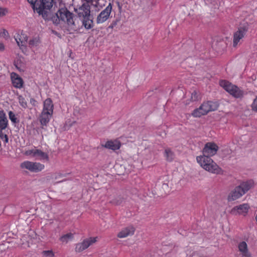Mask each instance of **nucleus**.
Instances as JSON below:
<instances>
[{"label": "nucleus", "instance_id": "10", "mask_svg": "<svg viewBox=\"0 0 257 257\" xmlns=\"http://www.w3.org/2000/svg\"><path fill=\"white\" fill-rule=\"evenodd\" d=\"M112 11V5L109 3L108 5L102 10L97 16L96 22L97 24H103L109 18Z\"/></svg>", "mask_w": 257, "mask_h": 257}, {"label": "nucleus", "instance_id": "16", "mask_svg": "<svg viewBox=\"0 0 257 257\" xmlns=\"http://www.w3.org/2000/svg\"><path fill=\"white\" fill-rule=\"evenodd\" d=\"M75 12L78 17L80 18H84L86 17H89L90 11L89 9L84 5H82L78 9H75Z\"/></svg>", "mask_w": 257, "mask_h": 257}, {"label": "nucleus", "instance_id": "35", "mask_svg": "<svg viewBox=\"0 0 257 257\" xmlns=\"http://www.w3.org/2000/svg\"><path fill=\"white\" fill-rule=\"evenodd\" d=\"M30 103L34 106H35L37 104V101L33 98H31L30 100Z\"/></svg>", "mask_w": 257, "mask_h": 257}, {"label": "nucleus", "instance_id": "41", "mask_svg": "<svg viewBox=\"0 0 257 257\" xmlns=\"http://www.w3.org/2000/svg\"><path fill=\"white\" fill-rule=\"evenodd\" d=\"M97 2H95V4L94 5L95 6H97Z\"/></svg>", "mask_w": 257, "mask_h": 257}, {"label": "nucleus", "instance_id": "40", "mask_svg": "<svg viewBox=\"0 0 257 257\" xmlns=\"http://www.w3.org/2000/svg\"><path fill=\"white\" fill-rule=\"evenodd\" d=\"M85 1H86L87 2H89L90 1H91V0H85Z\"/></svg>", "mask_w": 257, "mask_h": 257}, {"label": "nucleus", "instance_id": "13", "mask_svg": "<svg viewBox=\"0 0 257 257\" xmlns=\"http://www.w3.org/2000/svg\"><path fill=\"white\" fill-rule=\"evenodd\" d=\"M247 29L245 27H241L234 34L233 46L236 47L238 44H240L243 41L247 32Z\"/></svg>", "mask_w": 257, "mask_h": 257}, {"label": "nucleus", "instance_id": "24", "mask_svg": "<svg viewBox=\"0 0 257 257\" xmlns=\"http://www.w3.org/2000/svg\"><path fill=\"white\" fill-rule=\"evenodd\" d=\"M165 156L167 160L170 162L173 161L175 158L174 153L168 148L166 149L165 151Z\"/></svg>", "mask_w": 257, "mask_h": 257}, {"label": "nucleus", "instance_id": "27", "mask_svg": "<svg viewBox=\"0 0 257 257\" xmlns=\"http://www.w3.org/2000/svg\"><path fill=\"white\" fill-rule=\"evenodd\" d=\"M40 43L39 39L35 38L30 40L29 44L30 47L31 48H34L37 47Z\"/></svg>", "mask_w": 257, "mask_h": 257}, {"label": "nucleus", "instance_id": "28", "mask_svg": "<svg viewBox=\"0 0 257 257\" xmlns=\"http://www.w3.org/2000/svg\"><path fill=\"white\" fill-rule=\"evenodd\" d=\"M43 257H54L55 253L52 250H43L42 252Z\"/></svg>", "mask_w": 257, "mask_h": 257}, {"label": "nucleus", "instance_id": "7", "mask_svg": "<svg viewBox=\"0 0 257 257\" xmlns=\"http://www.w3.org/2000/svg\"><path fill=\"white\" fill-rule=\"evenodd\" d=\"M54 0H40V4L37 9V13L46 19L48 17V11L52 8Z\"/></svg>", "mask_w": 257, "mask_h": 257}, {"label": "nucleus", "instance_id": "11", "mask_svg": "<svg viewBox=\"0 0 257 257\" xmlns=\"http://www.w3.org/2000/svg\"><path fill=\"white\" fill-rule=\"evenodd\" d=\"M97 237H89L86 238L81 242L78 243L76 244L75 251L80 252L87 249L90 245L95 243L97 241Z\"/></svg>", "mask_w": 257, "mask_h": 257}, {"label": "nucleus", "instance_id": "6", "mask_svg": "<svg viewBox=\"0 0 257 257\" xmlns=\"http://www.w3.org/2000/svg\"><path fill=\"white\" fill-rule=\"evenodd\" d=\"M57 17L62 21L66 22L68 25V31L71 33L72 31L77 29L74 21L73 14L67 9H61L57 14Z\"/></svg>", "mask_w": 257, "mask_h": 257}, {"label": "nucleus", "instance_id": "19", "mask_svg": "<svg viewBox=\"0 0 257 257\" xmlns=\"http://www.w3.org/2000/svg\"><path fill=\"white\" fill-rule=\"evenodd\" d=\"M11 79L13 86L18 88H21L23 87V79L16 73H12Z\"/></svg>", "mask_w": 257, "mask_h": 257}, {"label": "nucleus", "instance_id": "12", "mask_svg": "<svg viewBox=\"0 0 257 257\" xmlns=\"http://www.w3.org/2000/svg\"><path fill=\"white\" fill-rule=\"evenodd\" d=\"M218 149V146L214 143H207L202 150V155L208 156L211 157L217 153Z\"/></svg>", "mask_w": 257, "mask_h": 257}, {"label": "nucleus", "instance_id": "25", "mask_svg": "<svg viewBox=\"0 0 257 257\" xmlns=\"http://www.w3.org/2000/svg\"><path fill=\"white\" fill-rule=\"evenodd\" d=\"M18 99L20 105L24 108H26L28 106L27 101L22 95H18Z\"/></svg>", "mask_w": 257, "mask_h": 257}, {"label": "nucleus", "instance_id": "14", "mask_svg": "<svg viewBox=\"0 0 257 257\" xmlns=\"http://www.w3.org/2000/svg\"><path fill=\"white\" fill-rule=\"evenodd\" d=\"M249 206L248 204L244 203L238 206L234 207L231 210L230 212L232 214L246 215L247 213Z\"/></svg>", "mask_w": 257, "mask_h": 257}, {"label": "nucleus", "instance_id": "23", "mask_svg": "<svg viewBox=\"0 0 257 257\" xmlns=\"http://www.w3.org/2000/svg\"><path fill=\"white\" fill-rule=\"evenodd\" d=\"M74 238V234L72 233H68L62 235L60 238V240L63 243H67L68 242L72 241Z\"/></svg>", "mask_w": 257, "mask_h": 257}, {"label": "nucleus", "instance_id": "17", "mask_svg": "<svg viewBox=\"0 0 257 257\" xmlns=\"http://www.w3.org/2000/svg\"><path fill=\"white\" fill-rule=\"evenodd\" d=\"M135 229L134 227L130 226L122 229L117 234L119 238H124L134 234Z\"/></svg>", "mask_w": 257, "mask_h": 257}, {"label": "nucleus", "instance_id": "4", "mask_svg": "<svg viewBox=\"0 0 257 257\" xmlns=\"http://www.w3.org/2000/svg\"><path fill=\"white\" fill-rule=\"evenodd\" d=\"M218 107L217 102L207 101L203 102L202 104L193 110L192 115L195 117H199L202 115L207 114L208 112L216 110Z\"/></svg>", "mask_w": 257, "mask_h": 257}, {"label": "nucleus", "instance_id": "42", "mask_svg": "<svg viewBox=\"0 0 257 257\" xmlns=\"http://www.w3.org/2000/svg\"><path fill=\"white\" fill-rule=\"evenodd\" d=\"M255 220H256V221L257 222V214H256V215L255 216Z\"/></svg>", "mask_w": 257, "mask_h": 257}, {"label": "nucleus", "instance_id": "15", "mask_svg": "<svg viewBox=\"0 0 257 257\" xmlns=\"http://www.w3.org/2000/svg\"><path fill=\"white\" fill-rule=\"evenodd\" d=\"M237 247L241 257H252L245 241H242L240 242Z\"/></svg>", "mask_w": 257, "mask_h": 257}, {"label": "nucleus", "instance_id": "34", "mask_svg": "<svg viewBox=\"0 0 257 257\" xmlns=\"http://www.w3.org/2000/svg\"><path fill=\"white\" fill-rule=\"evenodd\" d=\"M0 137H1V139H4V142L6 143H7L8 142V137L7 136V135H4L2 132H0Z\"/></svg>", "mask_w": 257, "mask_h": 257}, {"label": "nucleus", "instance_id": "5", "mask_svg": "<svg viewBox=\"0 0 257 257\" xmlns=\"http://www.w3.org/2000/svg\"><path fill=\"white\" fill-rule=\"evenodd\" d=\"M219 84L227 92L236 98H241L244 95L243 90L227 81L221 80Z\"/></svg>", "mask_w": 257, "mask_h": 257}, {"label": "nucleus", "instance_id": "18", "mask_svg": "<svg viewBox=\"0 0 257 257\" xmlns=\"http://www.w3.org/2000/svg\"><path fill=\"white\" fill-rule=\"evenodd\" d=\"M103 146L107 149L115 151L120 148L121 143L119 141L116 140L113 141H108Z\"/></svg>", "mask_w": 257, "mask_h": 257}, {"label": "nucleus", "instance_id": "37", "mask_svg": "<svg viewBox=\"0 0 257 257\" xmlns=\"http://www.w3.org/2000/svg\"><path fill=\"white\" fill-rule=\"evenodd\" d=\"M116 25V23H112L109 26V28H111V29H112L114 26Z\"/></svg>", "mask_w": 257, "mask_h": 257}, {"label": "nucleus", "instance_id": "33", "mask_svg": "<svg viewBox=\"0 0 257 257\" xmlns=\"http://www.w3.org/2000/svg\"><path fill=\"white\" fill-rule=\"evenodd\" d=\"M8 13V10L7 8L0 7V17L6 16Z\"/></svg>", "mask_w": 257, "mask_h": 257}, {"label": "nucleus", "instance_id": "22", "mask_svg": "<svg viewBox=\"0 0 257 257\" xmlns=\"http://www.w3.org/2000/svg\"><path fill=\"white\" fill-rule=\"evenodd\" d=\"M82 24L83 26L85 27V28L86 29H90L92 27L93 21L92 19L90 18V16L89 17H86L83 19Z\"/></svg>", "mask_w": 257, "mask_h": 257}, {"label": "nucleus", "instance_id": "36", "mask_svg": "<svg viewBox=\"0 0 257 257\" xmlns=\"http://www.w3.org/2000/svg\"><path fill=\"white\" fill-rule=\"evenodd\" d=\"M5 45L3 43H0V51H3L5 50Z\"/></svg>", "mask_w": 257, "mask_h": 257}, {"label": "nucleus", "instance_id": "21", "mask_svg": "<svg viewBox=\"0 0 257 257\" xmlns=\"http://www.w3.org/2000/svg\"><path fill=\"white\" fill-rule=\"evenodd\" d=\"M27 37L25 34L18 35L15 37V40L19 46H23L27 41Z\"/></svg>", "mask_w": 257, "mask_h": 257}, {"label": "nucleus", "instance_id": "29", "mask_svg": "<svg viewBox=\"0 0 257 257\" xmlns=\"http://www.w3.org/2000/svg\"><path fill=\"white\" fill-rule=\"evenodd\" d=\"M9 117L11 121L14 123L18 122L17 117L15 114L12 111L9 112Z\"/></svg>", "mask_w": 257, "mask_h": 257}, {"label": "nucleus", "instance_id": "8", "mask_svg": "<svg viewBox=\"0 0 257 257\" xmlns=\"http://www.w3.org/2000/svg\"><path fill=\"white\" fill-rule=\"evenodd\" d=\"M20 166L22 169L28 170L34 173L40 172L45 168V165L43 164L29 161H26L22 163Z\"/></svg>", "mask_w": 257, "mask_h": 257}, {"label": "nucleus", "instance_id": "1", "mask_svg": "<svg viewBox=\"0 0 257 257\" xmlns=\"http://www.w3.org/2000/svg\"><path fill=\"white\" fill-rule=\"evenodd\" d=\"M196 161L203 169L209 173L218 174L221 171V168L219 166L208 156H197Z\"/></svg>", "mask_w": 257, "mask_h": 257}, {"label": "nucleus", "instance_id": "26", "mask_svg": "<svg viewBox=\"0 0 257 257\" xmlns=\"http://www.w3.org/2000/svg\"><path fill=\"white\" fill-rule=\"evenodd\" d=\"M190 99L192 101L199 100L201 99V96L199 93L196 90H194L191 93Z\"/></svg>", "mask_w": 257, "mask_h": 257}, {"label": "nucleus", "instance_id": "31", "mask_svg": "<svg viewBox=\"0 0 257 257\" xmlns=\"http://www.w3.org/2000/svg\"><path fill=\"white\" fill-rule=\"evenodd\" d=\"M28 2L31 4L34 11L37 12V9L38 8L39 4H36L37 0H27Z\"/></svg>", "mask_w": 257, "mask_h": 257}, {"label": "nucleus", "instance_id": "32", "mask_svg": "<svg viewBox=\"0 0 257 257\" xmlns=\"http://www.w3.org/2000/svg\"><path fill=\"white\" fill-rule=\"evenodd\" d=\"M251 107L253 111L257 112V96L253 99V102L251 105Z\"/></svg>", "mask_w": 257, "mask_h": 257}, {"label": "nucleus", "instance_id": "39", "mask_svg": "<svg viewBox=\"0 0 257 257\" xmlns=\"http://www.w3.org/2000/svg\"><path fill=\"white\" fill-rule=\"evenodd\" d=\"M4 34L5 35H6V34H8V32L6 30H4Z\"/></svg>", "mask_w": 257, "mask_h": 257}, {"label": "nucleus", "instance_id": "2", "mask_svg": "<svg viewBox=\"0 0 257 257\" xmlns=\"http://www.w3.org/2000/svg\"><path fill=\"white\" fill-rule=\"evenodd\" d=\"M252 186L253 182L251 181L242 182L229 193L227 197L228 200L233 201L239 198L247 192Z\"/></svg>", "mask_w": 257, "mask_h": 257}, {"label": "nucleus", "instance_id": "9", "mask_svg": "<svg viewBox=\"0 0 257 257\" xmlns=\"http://www.w3.org/2000/svg\"><path fill=\"white\" fill-rule=\"evenodd\" d=\"M25 155L43 162H49V157L47 153L39 149H33L26 151Z\"/></svg>", "mask_w": 257, "mask_h": 257}, {"label": "nucleus", "instance_id": "20", "mask_svg": "<svg viewBox=\"0 0 257 257\" xmlns=\"http://www.w3.org/2000/svg\"><path fill=\"white\" fill-rule=\"evenodd\" d=\"M8 120L4 110L0 111V132H2L8 126Z\"/></svg>", "mask_w": 257, "mask_h": 257}, {"label": "nucleus", "instance_id": "3", "mask_svg": "<svg viewBox=\"0 0 257 257\" xmlns=\"http://www.w3.org/2000/svg\"><path fill=\"white\" fill-rule=\"evenodd\" d=\"M54 105L50 98L46 99L43 102V108L40 116L42 125L46 126L49 122L53 113Z\"/></svg>", "mask_w": 257, "mask_h": 257}, {"label": "nucleus", "instance_id": "30", "mask_svg": "<svg viewBox=\"0 0 257 257\" xmlns=\"http://www.w3.org/2000/svg\"><path fill=\"white\" fill-rule=\"evenodd\" d=\"M122 201H123L122 198H121V197H119V196H117V197H115V198L112 199L110 201V202L114 205H119V204H121Z\"/></svg>", "mask_w": 257, "mask_h": 257}, {"label": "nucleus", "instance_id": "38", "mask_svg": "<svg viewBox=\"0 0 257 257\" xmlns=\"http://www.w3.org/2000/svg\"><path fill=\"white\" fill-rule=\"evenodd\" d=\"M168 185L167 184H163V188L164 189H165L166 187H168Z\"/></svg>", "mask_w": 257, "mask_h": 257}]
</instances>
